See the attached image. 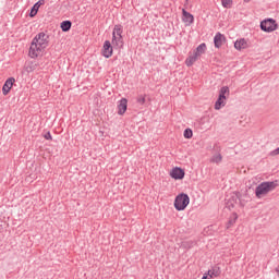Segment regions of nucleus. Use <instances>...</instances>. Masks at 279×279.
I'll use <instances>...</instances> for the list:
<instances>
[{
    "mask_svg": "<svg viewBox=\"0 0 279 279\" xmlns=\"http://www.w3.org/2000/svg\"><path fill=\"white\" fill-rule=\"evenodd\" d=\"M48 47L49 35H47V33L45 32H40L32 39L28 49V57H31L32 60H36L45 53V49H47Z\"/></svg>",
    "mask_w": 279,
    "mask_h": 279,
    "instance_id": "obj_1",
    "label": "nucleus"
},
{
    "mask_svg": "<svg viewBox=\"0 0 279 279\" xmlns=\"http://www.w3.org/2000/svg\"><path fill=\"white\" fill-rule=\"evenodd\" d=\"M276 182H263L255 189V196L257 199H263V197H267L271 191L276 189Z\"/></svg>",
    "mask_w": 279,
    "mask_h": 279,
    "instance_id": "obj_2",
    "label": "nucleus"
},
{
    "mask_svg": "<svg viewBox=\"0 0 279 279\" xmlns=\"http://www.w3.org/2000/svg\"><path fill=\"white\" fill-rule=\"evenodd\" d=\"M191 204V197L187 196L185 193H180L175 196L173 206L178 213H182L183 210H186L189 205Z\"/></svg>",
    "mask_w": 279,
    "mask_h": 279,
    "instance_id": "obj_3",
    "label": "nucleus"
},
{
    "mask_svg": "<svg viewBox=\"0 0 279 279\" xmlns=\"http://www.w3.org/2000/svg\"><path fill=\"white\" fill-rule=\"evenodd\" d=\"M228 97H230V88L228 86L221 87L218 99L215 104V110H221V108L226 106Z\"/></svg>",
    "mask_w": 279,
    "mask_h": 279,
    "instance_id": "obj_4",
    "label": "nucleus"
},
{
    "mask_svg": "<svg viewBox=\"0 0 279 279\" xmlns=\"http://www.w3.org/2000/svg\"><path fill=\"white\" fill-rule=\"evenodd\" d=\"M260 29L262 32L271 34V32H276V29H278V23L274 19L264 20L260 22Z\"/></svg>",
    "mask_w": 279,
    "mask_h": 279,
    "instance_id": "obj_5",
    "label": "nucleus"
},
{
    "mask_svg": "<svg viewBox=\"0 0 279 279\" xmlns=\"http://www.w3.org/2000/svg\"><path fill=\"white\" fill-rule=\"evenodd\" d=\"M169 175L172 180H184L186 172L181 167H173L169 171Z\"/></svg>",
    "mask_w": 279,
    "mask_h": 279,
    "instance_id": "obj_6",
    "label": "nucleus"
},
{
    "mask_svg": "<svg viewBox=\"0 0 279 279\" xmlns=\"http://www.w3.org/2000/svg\"><path fill=\"white\" fill-rule=\"evenodd\" d=\"M182 23H184L185 27H191L195 23V16L186 11V9H182Z\"/></svg>",
    "mask_w": 279,
    "mask_h": 279,
    "instance_id": "obj_7",
    "label": "nucleus"
},
{
    "mask_svg": "<svg viewBox=\"0 0 279 279\" xmlns=\"http://www.w3.org/2000/svg\"><path fill=\"white\" fill-rule=\"evenodd\" d=\"M245 49H250V40L245 38H239L234 43L235 51H245Z\"/></svg>",
    "mask_w": 279,
    "mask_h": 279,
    "instance_id": "obj_8",
    "label": "nucleus"
},
{
    "mask_svg": "<svg viewBox=\"0 0 279 279\" xmlns=\"http://www.w3.org/2000/svg\"><path fill=\"white\" fill-rule=\"evenodd\" d=\"M112 44L110 43V40H106L102 45L101 56H104V58H112Z\"/></svg>",
    "mask_w": 279,
    "mask_h": 279,
    "instance_id": "obj_9",
    "label": "nucleus"
},
{
    "mask_svg": "<svg viewBox=\"0 0 279 279\" xmlns=\"http://www.w3.org/2000/svg\"><path fill=\"white\" fill-rule=\"evenodd\" d=\"M16 83V78L14 77H9L7 78V81L4 82L3 86H2V95H10V90H12L14 84Z\"/></svg>",
    "mask_w": 279,
    "mask_h": 279,
    "instance_id": "obj_10",
    "label": "nucleus"
},
{
    "mask_svg": "<svg viewBox=\"0 0 279 279\" xmlns=\"http://www.w3.org/2000/svg\"><path fill=\"white\" fill-rule=\"evenodd\" d=\"M117 112L119 117H123L128 112V98H121L117 105Z\"/></svg>",
    "mask_w": 279,
    "mask_h": 279,
    "instance_id": "obj_11",
    "label": "nucleus"
},
{
    "mask_svg": "<svg viewBox=\"0 0 279 279\" xmlns=\"http://www.w3.org/2000/svg\"><path fill=\"white\" fill-rule=\"evenodd\" d=\"M210 279L219 278L221 276V268L218 266L211 267L208 271L205 272Z\"/></svg>",
    "mask_w": 279,
    "mask_h": 279,
    "instance_id": "obj_12",
    "label": "nucleus"
},
{
    "mask_svg": "<svg viewBox=\"0 0 279 279\" xmlns=\"http://www.w3.org/2000/svg\"><path fill=\"white\" fill-rule=\"evenodd\" d=\"M223 43H226V36L221 35V33H217L214 37V45L217 49L223 46Z\"/></svg>",
    "mask_w": 279,
    "mask_h": 279,
    "instance_id": "obj_13",
    "label": "nucleus"
},
{
    "mask_svg": "<svg viewBox=\"0 0 279 279\" xmlns=\"http://www.w3.org/2000/svg\"><path fill=\"white\" fill-rule=\"evenodd\" d=\"M40 5H45V0H39L33 5L29 13L31 19H34V16L38 14V10H40Z\"/></svg>",
    "mask_w": 279,
    "mask_h": 279,
    "instance_id": "obj_14",
    "label": "nucleus"
},
{
    "mask_svg": "<svg viewBox=\"0 0 279 279\" xmlns=\"http://www.w3.org/2000/svg\"><path fill=\"white\" fill-rule=\"evenodd\" d=\"M112 37L123 38V26L121 24L113 27Z\"/></svg>",
    "mask_w": 279,
    "mask_h": 279,
    "instance_id": "obj_15",
    "label": "nucleus"
},
{
    "mask_svg": "<svg viewBox=\"0 0 279 279\" xmlns=\"http://www.w3.org/2000/svg\"><path fill=\"white\" fill-rule=\"evenodd\" d=\"M38 65L36 64V62L34 61H28L24 64V71L25 73H34L35 69L37 68Z\"/></svg>",
    "mask_w": 279,
    "mask_h": 279,
    "instance_id": "obj_16",
    "label": "nucleus"
},
{
    "mask_svg": "<svg viewBox=\"0 0 279 279\" xmlns=\"http://www.w3.org/2000/svg\"><path fill=\"white\" fill-rule=\"evenodd\" d=\"M111 43L117 49L123 48V37H112Z\"/></svg>",
    "mask_w": 279,
    "mask_h": 279,
    "instance_id": "obj_17",
    "label": "nucleus"
},
{
    "mask_svg": "<svg viewBox=\"0 0 279 279\" xmlns=\"http://www.w3.org/2000/svg\"><path fill=\"white\" fill-rule=\"evenodd\" d=\"M198 58L206 53V44H201L197 48L193 51Z\"/></svg>",
    "mask_w": 279,
    "mask_h": 279,
    "instance_id": "obj_18",
    "label": "nucleus"
},
{
    "mask_svg": "<svg viewBox=\"0 0 279 279\" xmlns=\"http://www.w3.org/2000/svg\"><path fill=\"white\" fill-rule=\"evenodd\" d=\"M199 60V57L196 56L194 52L189 56V58L185 60L186 66H193L194 62H197Z\"/></svg>",
    "mask_w": 279,
    "mask_h": 279,
    "instance_id": "obj_19",
    "label": "nucleus"
},
{
    "mask_svg": "<svg viewBox=\"0 0 279 279\" xmlns=\"http://www.w3.org/2000/svg\"><path fill=\"white\" fill-rule=\"evenodd\" d=\"M222 160L223 157L221 156V154H216L210 158V162H213L214 165H219Z\"/></svg>",
    "mask_w": 279,
    "mask_h": 279,
    "instance_id": "obj_20",
    "label": "nucleus"
},
{
    "mask_svg": "<svg viewBox=\"0 0 279 279\" xmlns=\"http://www.w3.org/2000/svg\"><path fill=\"white\" fill-rule=\"evenodd\" d=\"M71 21H64L61 23V29L62 32H69L71 29Z\"/></svg>",
    "mask_w": 279,
    "mask_h": 279,
    "instance_id": "obj_21",
    "label": "nucleus"
},
{
    "mask_svg": "<svg viewBox=\"0 0 279 279\" xmlns=\"http://www.w3.org/2000/svg\"><path fill=\"white\" fill-rule=\"evenodd\" d=\"M146 101H147V97L145 95H140L137 97V104H140V106H145Z\"/></svg>",
    "mask_w": 279,
    "mask_h": 279,
    "instance_id": "obj_22",
    "label": "nucleus"
},
{
    "mask_svg": "<svg viewBox=\"0 0 279 279\" xmlns=\"http://www.w3.org/2000/svg\"><path fill=\"white\" fill-rule=\"evenodd\" d=\"M184 138H193V130L191 129H185L183 132Z\"/></svg>",
    "mask_w": 279,
    "mask_h": 279,
    "instance_id": "obj_23",
    "label": "nucleus"
},
{
    "mask_svg": "<svg viewBox=\"0 0 279 279\" xmlns=\"http://www.w3.org/2000/svg\"><path fill=\"white\" fill-rule=\"evenodd\" d=\"M225 8H232V0H221Z\"/></svg>",
    "mask_w": 279,
    "mask_h": 279,
    "instance_id": "obj_24",
    "label": "nucleus"
},
{
    "mask_svg": "<svg viewBox=\"0 0 279 279\" xmlns=\"http://www.w3.org/2000/svg\"><path fill=\"white\" fill-rule=\"evenodd\" d=\"M44 138H46V141H53V136H51V133L48 132L44 135Z\"/></svg>",
    "mask_w": 279,
    "mask_h": 279,
    "instance_id": "obj_25",
    "label": "nucleus"
},
{
    "mask_svg": "<svg viewBox=\"0 0 279 279\" xmlns=\"http://www.w3.org/2000/svg\"><path fill=\"white\" fill-rule=\"evenodd\" d=\"M232 220H230V223H236V220L239 219V215L232 214Z\"/></svg>",
    "mask_w": 279,
    "mask_h": 279,
    "instance_id": "obj_26",
    "label": "nucleus"
},
{
    "mask_svg": "<svg viewBox=\"0 0 279 279\" xmlns=\"http://www.w3.org/2000/svg\"><path fill=\"white\" fill-rule=\"evenodd\" d=\"M279 154V147L272 151V156H278Z\"/></svg>",
    "mask_w": 279,
    "mask_h": 279,
    "instance_id": "obj_27",
    "label": "nucleus"
},
{
    "mask_svg": "<svg viewBox=\"0 0 279 279\" xmlns=\"http://www.w3.org/2000/svg\"><path fill=\"white\" fill-rule=\"evenodd\" d=\"M251 0H244L245 3H250Z\"/></svg>",
    "mask_w": 279,
    "mask_h": 279,
    "instance_id": "obj_28",
    "label": "nucleus"
}]
</instances>
